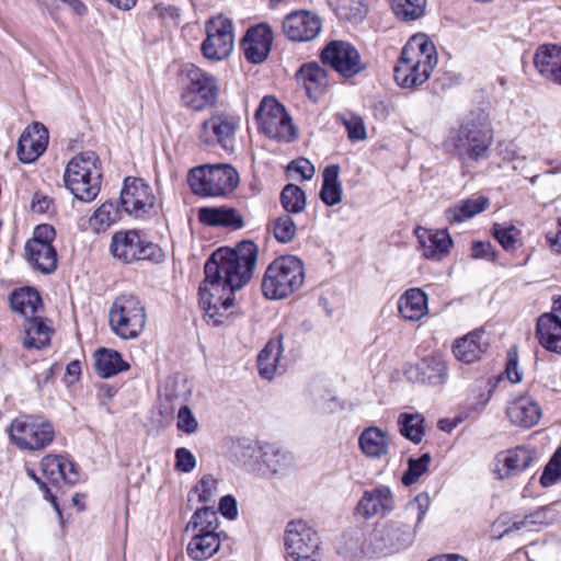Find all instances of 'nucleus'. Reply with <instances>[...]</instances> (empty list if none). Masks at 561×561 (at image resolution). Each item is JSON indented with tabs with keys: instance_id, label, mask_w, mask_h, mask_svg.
Wrapping results in <instances>:
<instances>
[{
	"instance_id": "obj_59",
	"label": "nucleus",
	"mask_w": 561,
	"mask_h": 561,
	"mask_svg": "<svg viewBox=\"0 0 561 561\" xmlns=\"http://www.w3.org/2000/svg\"><path fill=\"white\" fill-rule=\"evenodd\" d=\"M218 510L224 517L230 520L236 519L238 516L237 500L232 495L222 496Z\"/></svg>"
},
{
	"instance_id": "obj_58",
	"label": "nucleus",
	"mask_w": 561,
	"mask_h": 561,
	"mask_svg": "<svg viewBox=\"0 0 561 561\" xmlns=\"http://www.w3.org/2000/svg\"><path fill=\"white\" fill-rule=\"evenodd\" d=\"M55 238V229L49 225H38L33 232V237L26 243L51 244Z\"/></svg>"
},
{
	"instance_id": "obj_41",
	"label": "nucleus",
	"mask_w": 561,
	"mask_h": 561,
	"mask_svg": "<svg viewBox=\"0 0 561 561\" xmlns=\"http://www.w3.org/2000/svg\"><path fill=\"white\" fill-rule=\"evenodd\" d=\"M128 368L117 351L100 348L95 352V369L101 377L110 378Z\"/></svg>"
},
{
	"instance_id": "obj_18",
	"label": "nucleus",
	"mask_w": 561,
	"mask_h": 561,
	"mask_svg": "<svg viewBox=\"0 0 561 561\" xmlns=\"http://www.w3.org/2000/svg\"><path fill=\"white\" fill-rule=\"evenodd\" d=\"M321 31L319 16L307 11L288 13L283 20V33L293 42H309Z\"/></svg>"
},
{
	"instance_id": "obj_42",
	"label": "nucleus",
	"mask_w": 561,
	"mask_h": 561,
	"mask_svg": "<svg viewBox=\"0 0 561 561\" xmlns=\"http://www.w3.org/2000/svg\"><path fill=\"white\" fill-rule=\"evenodd\" d=\"M280 359V335L271 340L257 355V368L262 378L271 380Z\"/></svg>"
},
{
	"instance_id": "obj_23",
	"label": "nucleus",
	"mask_w": 561,
	"mask_h": 561,
	"mask_svg": "<svg viewBox=\"0 0 561 561\" xmlns=\"http://www.w3.org/2000/svg\"><path fill=\"white\" fill-rule=\"evenodd\" d=\"M41 467L46 479L53 484L64 481L68 485H75L81 480L78 466L64 456L47 455L42 459Z\"/></svg>"
},
{
	"instance_id": "obj_4",
	"label": "nucleus",
	"mask_w": 561,
	"mask_h": 561,
	"mask_svg": "<svg viewBox=\"0 0 561 561\" xmlns=\"http://www.w3.org/2000/svg\"><path fill=\"white\" fill-rule=\"evenodd\" d=\"M99 158L93 151L81 152L66 167L64 181L73 196L82 202H92L101 190Z\"/></svg>"
},
{
	"instance_id": "obj_60",
	"label": "nucleus",
	"mask_w": 561,
	"mask_h": 561,
	"mask_svg": "<svg viewBox=\"0 0 561 561\" xmlns=\"http://www.w3.org/2000/svg\"><path fill=\"white\" fill-rule=\"evenodd\" d=\"M471 256L473 259L495 260V253L490 242L477 241L471 247Z\"/></svg>"
},
{
	"instance_id": "obj_50",
	"label": "nucleus",
	"mask_w": 561,
	"mask_h": 561,
	"mask_svg": "<svg viewBox=\"0 0 561 561\" xmlns=\"http://www.w3.org/2000/svg\"><path fill=\"white\" fill-rule=\"evenodd\" d=\"M314 172V165L308 159L298 158L287 164L285 176L287 180L304 182L311 180Z\"/></svg>"
},
{
	"instance_id": "obj_16",
	"label": "nucleus",
	"mask_w": 561,
	"mask_h": 561,
	"mask_svg": "<svg viewBox=\"0 0 561 561\" xmlns=\"http://www.w3.org/2000/svg\"><path fill=\"white\" fill-rule=\"evenodd\" d=\"M537 460V451L527 446H517L496 454L492 472L497 480L519 476Z\"/></svg>"
},
{
	"instance_id": "obj_40",
	"label": "nucleus",
	"mask_w": 561,
	"mask_h": 561,
	"mask_svg": "<svg viewBox=\"0 0 561 561\" xmlns=\"http://www.w3.org/2000/svg\"><path fill=\"white\" fill-rule=\"evenodd\" d=\"M24 337L23 346L25 348L41 350L50 342V329L44 322L43 318L34 317L23 323Z\"/></svg>"
},
{
	"instance_id": "obj_25",
	"label": "nucleus",
	"mask_w": 561,
	"mask_h": 561,
	"mask_svg": "<svg viewBox=\"0 0 561 561\" xmlns=\"http://www.w3.org/2000/svg\"><path fill=\"white\" fill-rule=\"evenodd\" d=\"M295 76L304 85L308 98L313 101L323 95L330 85L328 71L316 61L300 66Z\"/></svg>"
},
{
	"instance_id": "obj_5",
	"label": "nucleus",
	"mask_w": 561,
	"mask_h": 561,
	"mask_svg": "<svg viewBox=\"0 0 561 561\" xmlns=\"http://www.w3.org/2000/svg\"><path fill=\"white\" fill-rule=\"evenodd\" d=\"M430 505V495L425 492L420 493L405 505L396 519L387 525L385 536L392 549L401 550L412 545L416 529L428 512Z\"/></svg>"
},
{
	"instance_id": "obj_63",
	"label": "nucleus",
	"mask_w": 561,
	"mask_h": 561,
	"mask_svg": "<svg viewBox=\"0 0 561 561\" xmlns=\"http://www.w3.org/2000/svg\"><path fill=\"white\" fill-rule=\"evenodd\" d=\"M154 11L164 21H172L176 23L180 18V10L171 4L159 3L154 5Z\"/></svg>"
},
{
	"instance_id": "obj_44",
	"label": "nucleus",
	"mask_w": 561,
	"mask_h": 561,
	"mask_svg": "<svg viewBox=\"0 0 561 561\" xmlns=\"http://www.w3.org/2000/svg\"><path fill=\"white\" fill-rule=\"evenodd\" d=\"M424 416L420 413H401L398 417L401 435L419 444L424 436Z\"/></svg>"
},
{
	"instance_id": "obj_62",
	"label": "nucleus",
	"mask_w": 561,
	"mask_h": 561,
	"mask_svg": "<svg viewBox=\"0 0 561 561\" xmlns=\"http://www.w3.org/2000/svg\"><path fill=\"white\" fill-rule=\"evenodd\" d=\"M546 241L556 253H561V218L558 219L554 230L546 232Z\"/></svg>"
},
{
	"instance_id": "obj_52",
	"label": "nucleus",
	"mask_w": 561,
	"mask_h": 561,
	"mask_svg": "<svg viewBox=\"0 0 561 561\" xmlns=\"http://www.w3.org/2000/svg\"><path fill=\"white\" fill-rule=\"evenodd\" d=\"M493 236L504 250L512 251L516 248L520 231L512 225L502 226L500 224H495L493 226Z\"/></svg>"
},
{
	"instance_id": "obj_11",
	"label": "nucleus",
	"mask_w": 561,
	"mask_h": 561,
	"mask_svg": "<svg viewBox=\"0 0 561 561\" xmlns=\"http://www.w3.org/2000/svg\"><path fill=\"white\" fill-rule=\"evenodd\" d=\"M187 77L190 83L182 93L184 105L194 111L214 106L219 95L217 79L194 65L187 69Z\"/></svg>"
},
{
	"instance_id": "obj_8",
	"label": "nucleus",
	"mask_w": 561,
	"mask_h": 561,
	"mask_svg": "<svg viewBox=\"0 0 561 561\" xmlns=\"http://www.w3.org/2000/svg\"><path fill=\"white\" fill-rule=\"evenodd\" d=\"M112 331L124 340L137 337L147 322L146 309L134 295H121L112 304L108 313Z\"/></svg>"
},
{
	"instance_id": "obj_48",
	"label": "nucleus",
	"mask_w": 561,
	"mask_h": 561,
	"mask_svg": "<svg viewBox=\"0 0 561 561\" xmlns=\"http://www.w3.org/2000/svg\"><path fill=\"white\" fill-rule=\"evenodd\" d=\"M306 194L298 185L288 183L283 187V208L298 214L306 208Z\"/></svg>"
},
{
	"instance_id": "obj_20",
	"label": "nucleus",
	"mask_w": 561,
	"mask_h": 561,
	"mask_svg": "<svg viewBox=\"0 0 561 561\" xmlns=\"http://www.w3.org/2000/svg\"><path fill=\"white\" fill-rule=\"evenodd\" d=\"M257 130L271 140L280 139V102L274 95H265L254 114Z\"/></svg>"
},
{
	"instance_id": "obj_39",
	"label": "nucleus",
	"mask_w": 561,
	"mask_h": 561,
	"mask_svg": "<svg viewBox=\"0 0 561 561\" xmlns=\"http://www.w3.org/2000/svg\"><path fill=\"white\" fill-rule=\"evenodd\" d=\"M10 305L14 312L20 313L27 320L37 317L36 313L42 307V299L33 288H19L11 294Z\"/></svg>"
},
{
	"instance_id": "obj_17",
	"label": "nucleus",
	"mask_w": 561,
	"mask_h": 561,
	"mask_svg": "<svg viewBox=\"0 0 561 561\" xmlns=\"http://www.w3.org/2000/svg\"><path fill=\"white\" fill-rule=\"evenodd\" d=\"M396 507L394 496L391 489L387 485H378L374 489L364 491L356 512L365 519L374 516L385 517Z\"/></svg>"
},
{
	"instance_id": "obj_15",
	"label": "nucleus",
	"mask_w": 561,
	"mask_h": 561,
	"mask_svg": "<svg viewBox=\"0 0 561 561\" xmlns=\"http://www.w3.org/2000/svg\"><path fill=\"white\" fill-rule=\"evenodd\" d=\"M207 37L202 44V51L207 59L221 60L233 48L234 36L232 23L224 16L210 19L206 24Z\"/></svg>"
},
{
	"instance_id": "obj_37",
	"label": "nucleus",
	"mask_w": 561,
	"mask_h": 561,
	"mask_svg": "<svg viewBox=\"0 0 561 561\" xmlns=\"http://www.w3.org/2000/svg\"><path fill=\"white\" fill-rule=\"evenodd\" d=\"M304 282V262L295 255H283V299L297 291Z\"/></svg>"
},
{
	"instance_id": "obj_31",
	"label": "nucleus",
	"mask_w": 561,
	"mask_h": 561,
	"mask_svg": "<svg viewBox=\"0 0 561 561\" xmlns=\"http://www.w3.org/2000/svg\"><path fill=\"white\" fill-rule=\"evenodd\" d=\"M198 220L211 227H227L234 230L241 229L244 221L240 213L232 207H202L198 209Z\"/></svg>"
},
{
	"instance_id": "obj_32",
	"label": "nucleus",
	"mask_w": 561,
	"mask_h": 561,
	"mask_svg": "<svg viewBox=\"0 0 561 561\" xmlns=\"http://www.w3.org/2000/svg\"><path fill=\"white\" fill-rule=\"evenodd\" d=\"M534 65L545 79L556 83L561 70V46L553 44L539 46L534 56Z\"/></svg>"
},
{
	"instance_id": "obj_35",
	"label": "nucleus",
	"mask_w": 561,
	"mask_h": 561,
	"mask_svg": "<svg viewBox=\"0 0 561 561\" xmlns=\"http://www.w3.org/2000/svg\"><path fill=\"white\" fill-rule=\"evenodd\" d=\"M422 66L400 56L394 67V80L401 88L413 89L426 82L432 72L423 71Z\"/></svg>"
},
{
	"instance_id": "obj_56",
	"label": "nucleus",
	"mask_w": 561,
	"mask_h": 561,
	"mask_svg": "<svg viewBox=\"0 0 561 561\" xmlns=\"http://www.w3.org/2000/svg\"><path fill=\"white\" fill-rule=\"evenodd\" d=\"M176 426L179 431L185 434H193L197 431L198 423L187 405L180 408Z\"/></svg>"
},
{
	"instance_id": "obj_22",
	"label": "nucleus",
	"mask_w": 561,
	"mask_h": 561,
	"mask_svg": "<svg viewBox=\"0 0 561 561\" xmlns=\"http://www.w3.org/2000/svg\"><path fill=\"white\" fill-rule=\"evenodd\" d=\"M400 56L422 66L424 72H433L438 61L435 45L425 34L410 37Z\"/></svg>"
},
{
	"instance_id": "obj_33",
	"label": "nucleus",
	"mask_w": 561,
	"mask_h": 561,
	"mask_svg": "<svg viewBox=\"0 0 561 561\" xmlns=\"http://www.w3.org/2000/svg\"><path fill=\"white\" fill-rule=\"evenodd\" d=\"M25 257L28 264L43 274H51L57 268V252L53 244L25 243Z\"/></svg>"
},
{
	"instance_id": "obj_2",
	"label": "nucleus",
	"mask_w": 561,
	"mask_h": 561,
	"mask_svg": "<svg viewBox=\"0 0 561 561\" xmlns=\"http://www.w3.org/2000/svg\"><path fill=\"white\" fill-rule=\"evenodd\" d=\"M494 133L489 113L477 108L470 111L446 131L442 147L445 153L461 165L479 163L489 157Z\"/></svg>"
},
{
	"instance_id": "obj_19",
	"label": "nucleus",
	"mask_w": 561,
	"mask_h": 561,
	"mask_svg": "<svg viewBox=\"0 0 561 561\" xmlns=\"http://www.w3.org/2000/svg\"><path fill=\"white\" fill-rule=\"evenodd\" d=\"M273 33L267 24L250 27L241 41L244 57L251 64L263 62L271 51Z\"/></svg>"
},
{
	"instance_id": "obj_24",
	"label": "nucleus",
	"mask_w": 561,
	"mask_h": 561,
	"mask_svg": "<svg viewBox=\"0 0 561 561\" xmlns=\"http://www.w3.org/2000/svg\"><path fill=\"white\" fill-rule=\"evenodd\" d=\"M489 339L483 329H476L456 340L453 346L455 357L465 364L479 360L489 348Z\"/></svg>"
},
{
	"instance_id": "obj_45",
	"label": "nucleus",
	"mask_w": 561,
	"mask_h": 561,
	"mask_svg": "<svg viewBox=\"0 0 561 561\" xmlns=\"http://www.w3.org/2000/svg\"><path fill=\"white\" fill-rule=\"evenodd\" d=\"M119 218V209L113 202L103 203L90 217V228L99 233L107 230Z\"/></svg>"
},
{
	"instance_id": "obj_61",
	"label": "nucleus",
	"mask_w": 561,
	"mask_h": 561,
	"mask_svg": "<svg viewBox=\"0 0 561 561\" xmlns=\"http://www.w3.org/2000/svg\"><path fill=\"white\" fill-rule=\"evenodd\" d=\"M298 138V129L294 125L288 112L283 106V141H295Z\"/></svg>"
},
{
	"instance_id": "obj_3",
	"label": "nucleus",
	"mask_w": 561,
	"mask_h": 561,
	"mask_svg": "<svg viewBox=\"0 0 561 561\" xmlns=\"http://www.w3.org/2000/svg\"><path fill=\"white\" fill-rule=\"evenodd\" d=\"M217 512L210 506L196 510L185 526V534L190 536L186 545V554L193 561H206L213 558L221 547Z\"/></svg>"
},
{
	"instance_id": "obj_36",
	"label": "nucleus",
	"mask_w": 561,
	"mask_h": 561,
	"mask_svg": "<svg viewBox=\"0 0 561 561\" xmlns=\"http://www.w3.org/2000/svg\"><path fill=\"white\" fill-rule=\"evenodd\" d=\"M341 168L339 164H329L322 172V186L320 199L327 206H335L342 202L343 188L340 181Z\"/></svg>"
},
{
	"instance_id": "obj_13",
	"label": "nucleus",
	"mask_w": 561,
	"mask_h": 561,
	"mask_svg": "<svg viewBox=\"0 0 561 561\" xmlns=\"http://www.w3.org/2000/svg\"><path fill=\"white\" fill-rule=\"evenodd\" d=\"M239 118L226 112H216L201 128L199 139L207 146H220L225 151L234 150Z\"/></svg>"
},
{
	"instance_id": "obj_34",
	"label": "nucleus",
	"mask_w": 561,
	"mask_h": 561,
	"mask_svg": "<svg viewBox=\"0 0 561 561\" xmlns=\"http://www.w3.org/2000/svg\"><path fill=\"white\" fill-rule=\"evenodd\" d=\"M398 309L405 320L419 321L428 312L427 295L421 288H410L399 298Z\"/></svg>"
},
{
	"instance_id": "obj_51",
	"label": "nucleus",
	"mask_w": 561,
	"mask_h": 561,
	"mask_svg": "<svg viewBox=\"0 0 561 561\" xmlns=\"http://www.w3.org/2000/svg\"><path fill=\"white\" fill-rule=\"evenodd\" d=\"M432 457L430 453H424L419 458H410L408 470L402 476V483L407 486L414 484L423 476L430 466Z\"/></svg>"
},
{
	"instance_id": "obj_29",
	"label": "nucleus",
	"mask_w": 561,
	"mask_h": 561,
	"mask_svg": "<svg viewBox=\"0 0 561 561\" xmlns=\"http://www.w3.org/2000/svg\"><path fill=\"white\" fill-rule=\"evenodd\" d=\"M416 380L430 386H443L448 378V367L438 353L423 357L416 367Z\"/></svg>"
},
{
	"instance_id": "obj_21",
	"label": "nucleus",
	"mask_w": 561,
	"mask_h": 561,
	"mask_svg": "<svg viewBox=\"0 0 561 561\" xmlns=\"http://www.w3.org/2000/svg\"><path fill=\"white\" fill-rule=\"evenodd\" d=\"M48 130L41 123H33L21 135L18 157L23 163L34 162L47 148Z\"/></svg>"
},
{
	"instance_id": "obj_6",
	"label": "nucleus",
	"mask_w": 561,
	"mask_h": 561,
	"mask_svg": "<svg viewBox=\"0 0 561 561\" xmlns=\"http://www.w3.org/2000/svg\"><path fill=\"white\" fill-rule=\"evenodd\" d=\"M188 184L197 195L226 196L238 186L239 175L230 164H205L190 171Z\"/></svg>"
},
{
	"instance_id": "obj_10",
	"label": "nucleus",
	"mask_w": 561,
	"mask_h": 561,
	"mask_svg": "<svg viewBox=\"0 0 561 561\" xmlns=\"http://www.w3.org/2000/svg\"><path fill=\"white\" fill-rule=\"evenodd\" d=\"M119 199L124 211L136 219H147L158 214L157 198L142 179L126 178Z\"/></svg>"
},
{
	"instance_id": "obj_9",
	"label": "nucleus",
	"mask_w": 561,
	"mask_h": 561,
	"mask_svg": "<svg viewBox=\"0 0 561 561\" xmlns=\"http://www.w3.org/2000/svg\"><path fill=\"white\" fill-rule=\"evenodd\" d=\"M11 442L22 450H42L55 438L53 424L42 416L23 414L15 417L9 427Z\"/></svg>"
},
{
	"instance_id": "obj_43",
	"label": "nucleus",
	"mask_w": 561,
	"mask_h": 561,
	"mask_svg": "<svg viewBox=\"0 0 561 561\" xmlns=\"http://www.w3.org/2000/svg\"><path fill=\"white\" fill-rule=\"evenodd\" d=\"M329 5L340 20L352 24L360 23L368 12L364 0H329Z\"/></svg>"
},
{
	"instance_id": "obj_28",
	"label": "nucleus",
	"mask_w": 561,
	"mask_h": 561,
	"mask_svg": "<svg viewBox=\"0 0 561 561\" xmlns=\"http://www.w3.org/2000/svg\"><path fill=\"white\" fill-rule=\"evenodd\" d=\"M506 414L513 424L529 428L539 422L541 409L531 397L522 396L510 402Z\"/></svg>"
},
{
	"instance_id": "obj_30",
	"label": "nucleus",
	"mask_w": 561,
	"mask_h": 561,
	"mask_svg": "<svg viewBox=\"0 0 561 561\" xmlns=\"http://www.w3.org/2000/svg\"><path fill=\"white\" fill-rule=\"evenodd\" d=\"M539 344L549 352L561 354V316L545 313L537 321Z\"/></svg>"
},
{
	"instance_id": "obj_54",
	"label": "nucleus",
	"mask_w": 561,
	"mask_h": 561,
	"mask_svg": "<svg viewBox=\"0 0 561 561\" xmlns=\"http://www.w3.org/2000/svg\"><path fill=\"white\" fill-rule=\"evenodd\" d=\"M561 479V447L557 449L549 460L540 477V484L543 488L556 484Z\"/></svg>"
},
{
	"instance_id": "obj_47",
	"label": "nucleus",
	"mask_w": 561,
	"mask_h": 561,
	"mask_svg": "<svg viewBox=\"0 0 561 561\" xmlns=\"http://www.w3.org/2000/svg\"><path fill=\"white\" fill-rule=\"evenodd\" d=\"M426 0H391L392 11L402 21L409 22L424 14Z\"/></svg>"
},
{
	"instance_id": "obj_64",
	"label": "nucleus",
	"mask_w": 561,
	"mask_h": 561,
	"mask_svg": "<svg viewBox=\"0 0 561 561\" xmlns=\"http://www.w3.org/2000/svg\"><path fill=\"white\" fill-rule=\"evenodd\" d=\"M316 404L322 412L332 413L337 408H340V403L337 399L331 394V392H327L325 396H322L319 400L316 401Z\"/></svg>"
},
{
	"instance_id": "obj_14",
	"label": "nucleus",
	"mask_w": 561,
	"mask_h": 561,
	"mask_svg": "<svg viewBox=\"0 0 561 561\" xmlns=\"http://www.w3.org/2000/svg\"><path fill=\"white\" fill-rule=\"evenodd\" d=\"M287 561H316L319 541L317 533L302 520L287 524L284 538Z\"/></svg>"
},
{
	"instance_id": "obj_57",
	"label": "nucleus",
	"mask_w": 561,
	"mask_h": 561,
	"mask_svg": "<svg viewBox=\"0 0 561 561\" xmlns=\"http://www.w3.org/2000/svg\"><path fill=\"white\" fill-rule=\"evenodd\" d=\"M196 467L195 456L185 447L175 450V468L182 472H191Z\"/></svg>"
},
{
	"instance_id": "obj_49",
	"label": "nucleus",
	"mask_w": 561,
	"mask_h": 561,
	"mask_svg": "<svg viewBox=\"0 0 561 561\" xmlns=\"http://www.w3.org/2000/svg\"><path fill=\"white\" fill-rule=\"evenodd\" d=\"M259 458L261 459L260 470L264 474H275L280 468L279 447L276 444L264 443L259 447Z\"/></svg>"
},
{
	"instance_id": "obj_26",
	"label": "nucleus",
	"mask_w": 561,
	"mask_h": 561,
	"mask_svg": "<svg viewBox=\"0 0 561 561\" xmlns=\"http://www.w3.org/2000/svg\"><path fill=\"white\" fill-rule=\"evenodd\" d=\"M390 435L378 426L366 427L358 437V447L364 456L379 460L390 451Z\"/></svg>"
},
{
	"instance_id": "obj_27",
	"label": "nucleus",
	"mask_w": 561,
	"mask_h": 561,
	"mask_svg": "<svg viewBox=\"0 0 561 561\" xmlns=\"http://www.w3.org/2000/svg\"><path fill=\"white\" fill-rule=\"evenodd\" d=\"M416 236L421 245L422 255L428 260H440L453 245V240L447 230L416 229Z\"/></svg>"
},
{
	"instance_id": "obj_46",
	"label": "nucleus",
	"mask_w": 561,
	"mask_h": 561,
	"mask_svg": "<svg viewBox=\"0 0 561 561\" xmlns=\"http://www.w3.org/2000/svg\"><path fill=\"white\" fill-rule=\"evenodd\" d=\"M261 287L266 299H280V260L278 257L266 268Z\"/></svg>"
},
{
	"instance_id": "obj_12",
	"label": "nucleus",
	"mask_w": 561,
	"mask_h": 561,
	"mask_svg": "<svg viewBox=\"0 0 561 561\" xmlns=\"http://www.w3.org/2000/svg\"><path fill=\"white\" fill-rule=\"evenodd\" d=\"M320 60L343 78H353L366 68L358 50L346 41L329 42L320 53Z\"/></svg>"
},
{
	"instance_id": "obj_53",
	"label": "nucleus",
	"mask_w": 561,
	"mask_h": 561,
	"mask_svg": "<svg viewBox=\"0 0 561 561\" xmlns=\"http://www.w3.org/2000/svg\"><path fill=\"white\" fill-rule=\"evenodd\" d=\"M340 121L347 130V136L352 141L366 139V127L363 118L356 114L339 115Z\"/></svg>"
},
{
	"instance_id": "obj_38",
	"label": "nucleus",
	"mask_w": 561,
	"mask_h": 561,
	"mask_svg": "<svg viewBox=\"0 0 561 561\" xmlns=\"http://www.w3.org/2000/svg\"><path fill=\"white\" fill-rule=\"evenodd\" d=\"M488 205L489 199L484 196L463 199L447 208L445 210V217L451 225L461 224L485 210Z\"/></svg>"
},
{
	"instance_id": "obj_1",
	"label": "nucleus",
	"mask_w": 561,
	"mask_h": 561,
	"mask_svg": "<svg viewBox=\"0 0 561 561\" xmlns=\"http://www.w3.org/2000/svg\"><path fill=\"white\" fill-rule=\"evenodd\" d=\"M257 260V247L242 241L234 249L219 248L205 263V279L199 286V306L209 325L218 327L228 318L236 290L249 283Z\"/></svg>"
},
{
	"instance_id": "obj_7",
	"label": "nucleus",
	"mask_w": 561,
	"mask_h": 561,
	"mask_svg": "<svg viewBox=\"0 0 561 561\" xmlns=\"http://www.w3.org/2000/svg\"><path fill=\"white\" fill-rule=\"evenodd\" d=\"M111 254L124 264L140 260L161 262L163 252L161 248L148 240L139 230H121L112 236L110 244Z\"/></svg>"
},
{
	"instance_id": "obj_55",
	"label": "nucleus",
	"mask_w": 561,
	"mask_h": 561,
	"mask_svg": "<svg viewBox=\"0 0 561 561\" xmlns=\"http://www.w3.org/2000/svg\"><path fill=\"white\" fill-rule=\"evenodd\" d=\"M217 485L218 481L211 474H205L193 488V492L197 494L201 503H210L217 495Z\"/></svg>"
}]
</instances>
